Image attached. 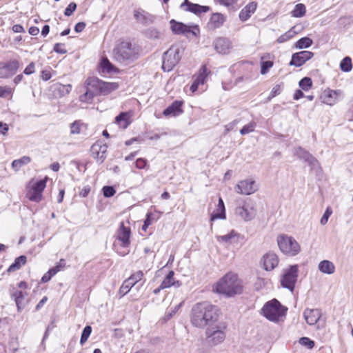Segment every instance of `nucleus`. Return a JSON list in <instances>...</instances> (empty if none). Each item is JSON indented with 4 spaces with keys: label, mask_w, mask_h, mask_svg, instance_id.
<instances>
[{
    "label": "nucleus",
    "mask_w": 353,
    "mask_h": 353,
    "mask_svg": "<svg viewBox=\"0 0 353 353\" xmlns=\"http://www.w3.org/2000/svg\"><path fill=\"white\" fill-rule=\"evenodd\" d=\"M41 77L43 81H48L51 78L52 75L50 70H44L41 72Z\"/></svg>",
    "instance_id": "69168bd1"
},
{
    "label": "nucleus",
    "mask_w": 353,
    "mask_h": 353,
    "mask_svg": "<svg viewBox=\"0 0 353 353\" xmlns=\"http://www.w3.org/2000/svg\"><path fill=\"white\" fill-rule=\"evenodd\" d=\"M263 263L265 270H272L278 265L279 258L275 253L268 252L263 256Z\"/></svg>",
    "instance_id": "6ab92c4d"
},
{
    "label": "nucleus",
    "mask_w": 353,
    "mask_h": 353,
    "mask_svg": "<svg viewBox=\"0 0 353 353\" xmlns=\"http://www.w3.org/2000/svg\"><path fill=\"white\" fill-rule=\"evenodd\" d=\"M225 21V17L221 13H214L212 14L208 23V28L214 30L220 28Z\"/></svg>",
    "instance_id": "b1692460"
},
{
    "label": "nucleus",
    "mask_w": 353,
    "mask_h": 353,
    "mask_svg": "<svg viewBox=\"0 0 353 353\" xmlns=\"http://www.w3.org/2000/svg\"><path fill=\"white\" fill-rule=\"evenodd\" d=\"M214 291L227 296L240 294L242 291L241 281L237 275L229 273L225 275L214 286Z\"/></svg>",
    "instance_id": "f03ea898"
},
{
    "label": "nucleus",
    "mask_w": 353,
    "mask_h": 353,
    "mask_svg": "<svg viewBox=\"0 0 353 353\" xmlns=\"http://www.w3.org/2000/svg\"><path fill=\"white\" fill-rule=\"evenodd\" d=\"M183 52V48L182 46L179 44L172 45L163 54L162 64L163 70L167 72L172 70L180 61Z\"/></svg>",
    "instance_id": "20e7f679"
},
{
    "label": "nucleus",
    "mask_w": 353,
    "mask_h": 353,
    "mask_svg": "<svg viewBox=\"0 0 353 353\" xmlns=\"http://www.w3.org/2000/svg\"><path fill=\"white\" fill-rule=\"evenodd\" d=\"M148 165V161L144 158H139L135 161V166L137 169H144Z\"/></svg>",
    "instance_id": "13d9d810"
},
{
    "label": "nucleus",
    "mask_w": 353,
    "mask_h": 353,
    "mask_svg": "<svg viewBox=\"0 0 353 353\" xmlns=\"http://www.w3.org/2000/svg\"><path fill=\"white\" fill-rule=\"evenodd\" d=\"M35 72V64L34 62H31L23 70V73L26 75H30Z\"/></svg>",
    "instance_id": "052dcab7"
},
{
    "label": "nucleus",
    "mask_w": 353,
    "mask_h": 353,
    "mask_svg": "<svg viewBox=\"0 0 353 353\" xmlns=\"http://www.w3.org/2000/svg\"><path fill=\"white\" fill-rule=\"evenodd\" d=\"M108 146L105 144L101 145L98 143L93 144L91 147V152L93 157L100 163H103L106 157Z\"/></svg>",
    "instance_id": "aec40b11"
},
{
    "label": "nucleus",
    "mask_w": 353,
    "mask_h": 353,
    "mask_svg": "<svg viewBox=\"0 0 353 353\" xmlns=\"http://www.w3.org/2000/svg\"><path fill=\"white\" fill-rule=\"evenodd\" d=\"M305 11L306 9L305 5L303 3H298L292 11V15L294 17H302L305 14Z\"/></svg>",
    "instance_id": "ea45409f"
},
{
    "label": "nucleus",
    "mask_w": 353,
    "mask_h": 353,
    "mask_svg": "<svg viewBox=\"0 0 353 353\" xmlns=\"http://www.w3.org/2000/svg\"><path fill=\"white\" fill-rule=\"evenodd\" d=\"M85 92L79 97V100L81 102H85L86 103H91L92 100L97 94L92 92L90 90L88 89V88H84Z\"/></svg>",
    "instance_id": "e433bc0d"
},
{
    "label": "nucleus",
    "mask_w": 353,
    "mask_h": 353,
    "mask_svg": "<svg viewBox=\"0 0 353 353\" xmlns=\"http://www.w3.org/2000/svg\"><path fill=\"white\" fill-rule=\"evenodd\" d=\"M27 258L24 255H21L15 259L14 263L10 265L8 269V272H13L19 270L22 265H25Z\"/></svg>",
    "instance_id": "7c9ffc66"
},
{
    "label": "nucleus",
    "mask_w": 353,
    "mask_h": 353,
    "mask_svg": "<svg viewBox=\"0 0 353 353\" xmlns=\"http://www.w3.org/2000/svg\"><path fill=\"white\" fill-rule=\"evenodd\" d=\"M131 230L129 226H126L123 222L120 223L119 228L117 231L116 237L121 242V245L123 248H128L130 244Z\"/></svg>",
    "instance_id": "ddd939ff"
},
{
    "label": "nucleus",
    "mask_w": 353,
    "mask_h": 353,
    "mask_svg": "<svg viewBox=\"0 0 353 353\" xmlns=\"http://www.w3.org/2000/svg\"><path fill=\"white\" fill-rule=\"evenodd\" d=\"M256 127V123L254 121H252L249 123L248 124L244 125L240 130V133L241 135H245L247 134H249L254 130V128Z\"/></svg>",
    "instance_id": "8fccbe9b"
},
{
    "label": "nucleus",
    "mask_w": 353,
    "mask_h": 353,
    "mask_svg": "<svg viewBox=\"0 0 353 353\" xmlns=\"http://www.w3.org/2000/svg\"><path fill=\"white\" fill-rule=\"evenodd\" d=\"M218 210L220 212H214L211 215V221H214L217 219H225V206L224 203L221 198H219V203H218Z\"/></svg>",
    "instance_id": "72a5a7b5"
},
{
    "label": "nucleus",
    "mask_w": 353,
    "mask_h": 353,
    "mask_svg": "<svg viewBox=\"0 0 353 353\" xmlns=\"http://www.w3.org/2000/svg\"><path fill=\"white\" fill-rule=\"evenodd\" d=\"M77 9V4L74 2H71L64 11V14L67 17L71 16Z\"/></svg>",
    "instance_id": "4d7b16f0"
},
{
    "label": "nucleus",
    "mask_w": 353,
    "mask_h": 353,
    "mask_svg": "<svg viewBox=\"0 0 353 353\" xmlns=\"http://www.w3.org/2000/svg\"><path fill=\"white\" fill-rule=\"evenodd\" d=\"M286 309L276 299L267 302L262 308V313L268 320L278 321L285 316Z\"/></svg>",
    "instance_id": "423d86ee"
},
{
    "label": "nucleus",
    "mask_w": 353,
    "mask_h": 353,
    "mask_svg": "<svg viewBox=\"0 0 353 353\" xmlns=\"http://www.w3.org/2000/svg\"><path fill=\"white\" fill-rule=\"evenodd\" d=\"M236 236V233L232 230L229 234L217 237L218 241L230 243L232 238Z\"/></svg>",
    "instance_id": "3c124183"
},
{
    "label": "nucleus",
    "mask_w": 353,
    "mask_h": 353,
    "mask_svg": "<svg viewBox=\"0 0 353 353\" xmlns=\"http://www.w3.org/2000/svg\"><path fill=\"white\" fill-rule=\"evenodd\" d=\"M150 213H148L146 216V219L144 221V224L142 226V230L145 231L148 228V227L151 224V219H150Z\"/></svg>",
    "instance_id": "0e129e2a"
},
{
    "label": "nucleus",
    "mask_w": 353,
    "mask_h": 353,
    "mask_svg": "<svg viewBox=\"0 0 353 353\" xmlns=\"http://www.w3.org/2000/svg\"><path fill=\"white\" fill-rule=\"evenodd\" d=\"M313 52L310 51H301L293 54L290 62V65L300 67L303 65L307 60L313 57Z\"/></svg>",
    "instance_id": "dca6fc26"
},
{
    "label": "nucleus",
    "mask_w": 353,
    "mask_h": 353,
    "mask_svg": "<svg viewBox=\"0 0 353 353\" xmlns=\"http://www.w3.org/2000/svg\"><path fill=\"white\" fill-rule=\"evenodd\" d=\"M115 193L116 191L112 186L107 185L103 188V196L106 198H109L114 196Z\"/></svg>",
    "instance_id": "864d4df0"
},
{
    "label": "nucleus",
    "mask_w": 353,
    "mask_h": 353,
    "mask_svg": "<svg viewBox=\"0 0 353 353\" xmlns=\"http://www.w3.org/2000/svg\"><path fill=\"white\" fill-rule=\"evenodd\" d=\"M299 343L309 349H312L314 346V342L310 340L307 337H301L299 340Z\"/></svg>",
    "instance_id": "6e6d98bb"
},
{
    "label": "nucleus",
    "mask_w": 353,
    "mask_h": 353,
    "mask_svg": "<svg viewBox=\"0 0 353 353\" xmlns=\"http://www.w3.org/2000/svg\"><path fill=\"white\" fill-rule=\"evenodd\" d=\"M171 23V29L173 32L175 34H187L189 32H192L195 34V31L191 30V27L186 26L185 24L180 22H176L174 19L170 21Z\"/></svg>",
    "instance_id": "5701e85b"
},
{
    "label": "nucleus",
    "mask_w": 353,
    "mask_h": 353,
    "mask_svg": "<svg viewBox=\"0 0 353 353\" xmlns=\"http://www.w3.org/2000/svg\"><path fill=\"white\" fill-rule=\"evenodd\" d=\"M134 17L140 23L146 25L150 22L149 15L143 10H136L134 11Z\"/></svg>",
    "instance_id": "2f4dec72"
},
{
    "label": "nucleus",
    "mask_w": 353,
    "mask_h": 353,
    "mask_svg": "<svg viewBox=\"0 0 353 353\" xmlns=\"http://www.w3.org/2000/svg\"><path fill=\"white\" fill-rule=\"evenodd\" d=\"M319 270L327 274H332L335 272V266L334 263L328 260H323L319 263Z\"/></svg>",
    "instance_id": "cd10ccee"
},
{
    "label": "nucleus",
    "mask_w": 353,
    "mask_h": 353,
    "mask_svg": "<svg viewBox=\"0 0 353 353\" xmlns=\"http://www.w3.org/2000/svg\"><path fill=\"white\" fill-rule=\"evenodd\" d=\"M216 1L221 5L230 6H232L234 3H236L237 0H216Z\"/></svg>",
    "instance_id": "338daca9"
},
{
    "label": "nucleus",
    "mask_w": 353,
    "mask_h": 353,
    "mask_svg": "<svg viewBox=\"0 0 353 353\" xmlns=\"http://www.w3.org/2000/svg\"><path fill=\"white\" fill-rule=\"evenodd\" d=\"M239 123V119H235L233 121H232V122L229 123L228 124H227L225 126L226 132H228L230 130H232L234 128L235 125L237 123Z\"/></svg>",
    "instance_id": "e2e57ef3"
},
{
    "label": "nucleus",
    "mask_w": 353,
    "mask_h": 353,
    "mask_svg": "<svg viewBox=\"0 0 353 353\" xmlns=\"http://www.w3.org/2000/svg\"><path fill=\"white\" fill-rule=\"evenodd\" d=\"M219 308L208 302L195 304L191 313V323L197 327L203 328L210 325L218 319Z\"/></svg>",
    "instance_id": "f257e3e1"
},
{
    "label": "nucleus",
    "mask_w": 353,
    "mask_h": 353,
    "mask_svg": "<svg viewBox=\"0 0 353 353\" xmlns=\"http://www.w3.org/2000/svg\"><path fill=\"white\" fill-rule=\"evenodd\" d=\"M214 47L217 52L226 54L230 48V42L225 38L219 37L214 41Z\"/></svg>",
    "instance_id": "4be33fe9"
},
{
    "label": "nucleus",
    "mask_w": 353,
    "mask_h": 353,
    "mask_svg": "<svg viewBox=\"0 0 353 353\" xmlns=\"http://www.w3.org/2000/svg\"><path fill=\"white\" fill-rule=\"evenodd\" d=\"M14 298L18 310H21L24 307V295L21 291H17L12 294Z\"/></svg>",
    "instance_id": "4c0bfd02"
},
{
    "label": "nucleus",
    "mask_w": 353,
    "mask_h": 353,
    "mask_svg": "<svg viewBox=\"0 0 353 353\" xmlns=\"http://www.w3.org/2000/svg\"><path fill=\"white\" fill-rule=\"evenodd\" d=\"M295 34H296V31L294 30V27H293L290 30L287 31L285 33H284L283 34L281 35L277 39V42L279 43H282L286 42L288 40H290L292 38H293Z\"/></svg>",
    "instance_id": "a19ab883"
},
{
    "label": "nucleus",
    "mask_w": 353,
    "mask_h": 353,
    "mask_svg": "<svg viewBox=\"0 0 353 353\" xmlns=\"http://www.w3.org/2000/svg\"><path fill=\"white\" fill-rule=\"evenodd\" d=\"M277 243L281 251L285 254L295 256L300 251L299 244L292 236L280 235L277 238Z\"/></svg>",
    "instance_id": "0eeeda50"
},
{
    "label": "nucleus",
    "mask_w": 353,
    "mask_h": 353,
    "mask_svg": "<svg viewBox=\"0 0 353 353\" xmlns=\"http://www.w3.org/2000/svg\"><path fill=\"white\" fill-rule=\"evenodd\" d=\"M303 316L306 323L310 325H314L319 323L317 329L325 327V321L321 322L322 313L319 309L306 308L303 312Z\"/></svg>",
    "instance_id": "1a4fd4ad"
},
{
    "label": "nucleus",
    "mask_w": 353,
    "mask_h": 353,
    "mask_svg": "<svg viewBox=\"0 0 353 353\" xmlns=\"http://www.w3.org/2000/svg\"><path fill=\"white\" fill-rule=\"evenodd\" d=\"M101 81L95 77H88L85 81L84 88H88L97 95L101 94Z\"/></svg>",
    "instance_id": "412c9836"
},
{
    "label": "nucleus",
    "mask_w": 353,
    "mask_h": 353,
    "mask_svg": "<svg viewBox=\"0 0 353 353\" xmlns=\"http://www.w3.org/2000/svg\"><path fill=\"white\" fill-rule=\"evenodd\" d=\"M99 64L102 73L112 74L118 72V69L110 63L107 57H103Z\"/></svg>",
    "instance_id": "bb28decb"
},
{
    "label": "nucleus",
    "mask_w": 353,
    "mask_h": 353,
    "mask_svg": "<svg viewBox=\"0 0 353 353\" xmlns=\"http://www.w3.org/2000/svg\"><path fill=\"white\" fill-rule=\"evenodd\" d=\"M234 213L244 221L252 220L256 214L254 203L250 199L239 200Z\"/></svg>",
    "instance_id": "39448f33"
},
{
    "label": "nucleus",
    "mask_w": 353,
    "mask_h": 353,
    "mask_svg": "<svg viewBox=\"0 0 353 353\" xmlns=\"http://www.w3.org/2000/svg\"><path fill=\"white\" fill-rule=\"evenodd\" d=\"M143 272L139 270L132 274L128 279H125L120 287L119 294L120 298L125 296L131 288L143 277Z\"/></svg>",
    "instance_id": "9d476101"
},
{
    "label": "nucleus",
    "mask_w": 353,
    "mask_h": 353,
    "mask_svg": "<svg viewBox=\"0 0 353 353\" xmlns=\"http://www.w3.org/2000/svg\"><path fill=\"white\" fill-rule=\"evenodd\" d=\"M258 187L254 180L245 179L239 182L236 186V192L241 194L250 195L254 193Z\"/></svg>",
    "instance_id": "f8f14e48"
},
{
    "label": "nucleus",
    "mask_w": 353,
    "mask_h": 353,
    "mask_svg": "<svg viewBox=\"0 0 353 353\" xmlns=\"http://www.w3.org/2000/svg\"><path fill=\"white\" fill-rule=\"evenodd\" d=\"M299 85L301 89L307 91L312 87V81L310 77H304L299 81Z\"/></svg>",
    "instance_id": "de8ad7c7"
},
{
    "label": "nucleus",
    "mask_w": 353,
    "mask_h": 353,
    "mask_svg": "<svg viewBox=\"0 0 353 353\" xmlns=\"http://www.w3.org/2000/svg\"><path fill=\"white\" fill-rule=\"evenodd\" d=\"M342 94L341 90H333L330 88L325 89L321 95V99L323 103L329 105H334L339 100V97Z\"/></svg>",
    "instance_id": "2eb2a0df"
},
{
    "label": "nucleus",
    "mask_w": 353,
    "mask_h": 353,
    "mask_svg": "<svg viewBox=\"0 0 353 353\" xmlns=\"http://www.w3.org/2000/svg\"><path fill=\"white\" fill-rule=\"evenodd\" d=\"M130 112H121L115 118V122L122 128L125 129L130 124Z\"/></svg>",
    "instance_id": "c85d7f7f"
},
{
    "label": "nucleus",
    "mask_w": 353,
    "mask_h": 353,
    "mask_svg": "<svg viewBox=\"0 0 353 353\" xmlns=\"http://www.w3.org/2000/svg\"><path fill=\"white\" fill-rule=\"evenodd\" d=\"M54 50L60 54H65L66 53V50L64 48V45L63 43H56L54 46Z\"/></svg>",
    "instance_id": "680f3d73"
},
{
    "label": "nucleus",
    "mask_w": 353,
    "mask_h": 353,
    "mask_svg": "<svg viewBox=\"0 0 353 353\" xmlns=\"http://www.w3.org/2000/svg\"><path fill=\"white\" fill-rule=\"evenodd\" d=\"M298 276V265H291L285 270L281 281V285L293 291Z\"/></svg>",
    "instance_id": "6e6552de"
},
{
    "label": "nucleus",
    "mask_w": 353,
    "mask_h": 353,
    "mask_svg": "<svg viewBox=\"0 0 353 353\" xmlns=\"http://www.w3.org/2000/svg\"><path fill=\"white\" fill-rule=\"evenodd\" d=\"M85 27V23L84 22H79L74 26V30L77 32H81L83 30Z\"/></svg>",
    "instance_id": "774afa93"
},
{
    "label": "nucleus",
    "mask_w": 353,
    "mask_h": 353,
    "mask_svg": "<svg viewBox=\"0 0 353 353\" xmlns=\"http://www.w3.org/2000/svg\"><path fill=\"white\" fill-rule=\"evenodd\" d=\"M294 154L298 158L307 162L308 164L313 168L316 167L318 164L317 159L315 157H314L311 154H310L307 151L305 150L303 148L301 147L295 148Z\"/></svg>",
    "instance_id": "a211bd4d"
},
{
    "label": "nucleus",
    "mask_w": 353,
    "mask_h": 353,
    "mask_svg": "<svg viewBox=\"0 0 353 353\" xmlns=\"http://www.w3.org/2000/svg\"><path fill=\"white\" fill-rule=\"evenodd\" d=\"M210 73V71H208L207 67L205 65H203L199 72V74L195 79L199 83L203 84L205 81V78Z\"/></svg>",
    "instance_id": "37998d69"
},
{
    "label": "nucleus",
    "mask_w": 353,
    "mask_h": 353,
    "mask_svg": "<svg viewBox=\"0 0 353 353\" xmlns=\"http://www.w3.org/2000/svg\"><path fill=\"white\" fill-rule=\"evenodd\" d=\"M256 3L255 2H251L245 6L239 13V19L242 21L248 20L252 14H253L256 9Z\"/></svg>",
    "instance_id": "393cba45"
},
{
    "label": "nucleus",
    "mask_w": 353,
    "mask_h": 353,
    "mask_svg": "<svg viewBox=\"0 0 353 353\" xmlns=\"http://www.w3.org/2000/svg\"><path fill=\"white\" fill-rule=\"evenodd\" d=\"M54 91H57L60 97L68 94L71 90L72 85L70 84L63 85L59 83L54 84Z\"/></svg>",
    "instance_id": "c9c22d12"
},
{
    "label": "nucleus",
    "mask_w": 353,
    "mask_h": 353,
    "mask_svg": "<svg viewBox=\"0 0 353 353\" xmlns=\"http://www.w3.org/2000/svg\"><path fill=\"white\" fill-rule=\"evenodd\" d=\"M313 43L312 40L309 37H303L299 39L294 44L296 48L303 49L311 46Z\"/></svg>",
    "instance_id": "58836bf2"
},
{
    "label": "nucleus",
    "mask_w": 353,
    "mask_h": 353,
    "mask_svg": "<svg viewBox=\"0 0 353 353\" xmlns=\"http://www.w3.org/2000/svg\"><path fill=\"white\" fill-rule=\"evenodd\" d=\"M12 93V89L8 86H0V97H7Z\"/></svg>",
    "instance_id": "bf43d9fd"
},
{
    "label": "nucleus",
    "mask_w": 353,
    "mask_h": 353,
    "mask_svg": "<svg viewBox=\"0 0 353 353\" xmlns=\"http://www.w3.org/2000/svg\"><path fill=\"white\" fill-rule=\"evenodd\" d=\"M31 161V158L28 156H23L19 159H15L12 162V167L15 171L20 170L23 165H28Z\"/></svg>",
    "instance_id": "473e14b6"
},
{
    "label": "nucleus",
    "mask_w": 353,
    "mask_h": 353,
    "mask_svg": "<svg viewBox=\"0 0 353 353\" xmlns=\"http://www.w3.org/2000/svg\"><path fill=\"white\" fill-rule=\"evenodd\" d=\"M225 338V334L221 330H212L208 329L206 330V343L210 346H214L222 343Z\"/></svg>",
    "instance_id": "4468645a"
},
{
    "label": "nucleus",
    "mask_w": 353,
    "mask_h": 353,
    "mask_svg": "<svg viewBox=\"0 0 353 353\" xmlns=\"http://www.w3.org/2000/svg\"><path fill=\"white\" fill-rule=\"evenodd\" d=\"M83 127L84 124L81 121H75L70 125V134H79Z\"/></svg>",
    "instance_id": "79ce46f5"
},
{
    "label": "nucleus",
    "mask_w": 353,
    "mask_h": 353,
    "mask_svg": "<svg viewBox=\"0 0 353 353\" xmlns=\"http://www.w3.org/2000/svg\"><path fill=\"white\" fill-rule=\"evenodd\" d=\"M332 213V210L330 207H327L325 210V212H324L323 215L322 216L320 223L321 225H325L329 219V217Z\"/></svg>",
    "instance_id": "5fc2aeb1"
},
{
    "label": "nucleus",
    "mask_w": 353,
    "mask_h": 353,
    "mask_svg": "<svg viewBox=\"0 0 353 353\" xmlns=\"http://www.w3.org/2000/svg\"><path fill=\"white\" fill-rule=\"evenodd\" d=\"M181 8L185 11L192 12L196 15L207 12L210 10L208 6L193 3L189 0H184V1L181 5Z\"/></svg>",
    "instance_id": "f3484780"
},
{
    "label": "nucleus",
    "mask_w": 353,
    "mask_h": 353,
    "mask_svg": "<svg viewBox=\"0 0 353 353\" xmlns=\"http://www.w3.org/2000/svg\"><path fill=\"white\" fill-rule=\"evenodd\" d=\"M182 102L179 101H174L170 105H169L163 111L165 116H177L183 112L181 110Z\"/></svg>",
    "instance_id": "a878e982"
},
{
    "label": "nucleus",
    "mask_w": 353,
    "mask_h": 353,
    "mask_svg": "<svg viewBox=\"0 0 353 353\" xmlns=\"http://www.w3.org/2000/svg\"><path fill=\"white\" fill-rule=\"evenodd\" d=\"M114 59L119 63L128 65L138 58L139 48L128 41H121L114 49Z\"/></svg>",
    "instance_id": "7ed1b4c3"
},
{
    "label": "nucleus",
    "mask_w": 353,
    "mask_h": 353,
    "mask_svg": "<svg viewBox=\"0 0 353 353\" xmlns=\"http://www.w3.org/2000/svg\"><path fill=\"white\" fill-rule=\"evenodd\" d=\"M341 70L343 72H350L352 69V60L350 57H345L340 63Z\"/></svg>",
    "instance_id": "a18cd8bd"
},
{
    "label": "nucleus",
    "mask_w": 353,
    "mask_h": 353,
    "mask_svg": "<svg viewBox=\"0 0 353 353\" xmlns=\"http://www.w3.org/2000/svg\"><path fill=\"white\" fill-rule=\"evenodd\" d=\"M47 180L48 177L46 176L44 179L37 181L34 184H33L32 188L42 194L43 190L46 186Z\"/></svg>",
    "instance_id": "09e8293b"
},
{
    "label": "nucleus",
    "mask_w": 353,
    "mask_h": 353,
    "mask_svg": "<svg viewBox=\"0 0 353 353\" xmlns=\"http://www.w3.org/2000/svg\"><path fill=\"white\" fill-rule=\"evenodd\" d=\"M91 332L92 327L90 325H87L83 328L80 339V343L81 345H83L87 341L91 334Z\"/></svg>",
    "instance_id": "49530a36"
},
{
    "label": "nucleus",
    "mask_w": 353,
    "mask_h": 353,
    "mask_svg": "<svg viewBox=\"0 0 353 353\" xmlns=\"http://www.w3.org/2000/svg\"><path fill=\"white\" fill-rule=\"evenodd\" d=\"M273 66V62L271 61H265L261 62V73L265 74Z\"/></svg>",
    "instance_id": "603ef678"
},
{
    "label": "nucleus",
    "mask_w": 353,
    "mask_h": 353,
    "mask_svg": "<svg viewBox=\"0 0 353 353\" xmlns=\"http://www.w3.org/2000/svg\"><path fill=\"white\" fill-rule=\"evenodd\" d=\"M174 271L171 270L169 272L166 277L164 279V280L162 281L161 284V288H168L171 286H176L179 287L180 285V283L179 281H175L174 279Z\"/></svg>",
    "instance_id": "c756f323"
},
{
    "label": "nucleus",
    "mask_w": 353,
    "mask_h": 353,
    "mask_svg": "<svg viewBox=\"0 0 353 353\" xmlns=\"http://www.w3.org/2000/svg\"><path fill=\"white\" fill-rule=\"evenodd\" d=\"M19 67V61L16 59H13L8 63H0V78L8 79L13 76Z\"/></svg>",
    "instance_id": "9b49d317"
},
{
    "label": "nucleus",
    "mask_w": 353,
    "mask_h": 353,
    "mask_svg": "<svg viewBox=\"0 0 353 353\" xmlns=\"http://www.w3.org/2000/svg\"><path fill=\"white\" fill-rule=\"evenodd\" d=\"M27 197L32 201L39 202L42 199V194L31 188L28 191Z\"/></svg>",
    "instance_id": "c03bdc74"
},
{
    "label": "nucleus",
    "mask_w": 353,
    "mask_h": 353,
    "mask_svg": "<svg viewBox=\"0 0 353 353\" xmlns=\"http://www.w3.org/2000/svg\"><path fill=\"white\" fill-rule=\"evenodd\" d=\"M119 85L117 83H108L101 81V94L106 95L112 91L118 88Z\"/></svg>",
    "instance_id": "f704fd0d"
}]
</instances>
